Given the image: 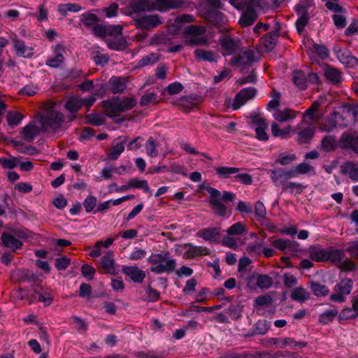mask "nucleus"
Returning <instances> with one entry per match:
<instances>
[{"instance_id":"412c9836","label":"nucleus","mask_w":358,"mask_h":358,"mask_svg":"<svg viewBox=\"0 0 358 358\" xmlns=\"http://www.w3.org/2000/svg\"><path fill=\"white\" fill-rule=\"evenodd\" d=\"M220 44L222 46L224 55H231L235 53L238 48V41L225 36L220 39Z\"/></svg>"},{"instance_id":"7ed1b4c3","label":"nucleus","mask_w":358,"mask_h":358,"mask_svg":"<svg viewBox=\"0 0 358 358\" xmlns=\"http://www.w3.org/2000/svg\"><path fill=\"white\" fill-rule=\"evenodd\" d=\"M136 105V99L131 97H127L123 99L117 97L103 101L106 113L109 117L117 116L120 113L133 108Z\"/></svg>"},{"instance_id":"393cba45","label":"nucleus","mask_w":358,"mask_h":358,"mask_svg":"<svg viewBox=\"0 0 358 358\" xmlns=\"http://www.w3.org/2000/svg\"><path fill=\"white\" fill-rule=\"evenodd\" d=\"M341 172L348 175L353 181H358V164L347 161L341 166Z\"/></svg>"},{"instance_id":"2f4dec72","label":"nucleus","mask_w":358,"mask_h":358,"mask_svg":"<svg viewBox=\"0 0 358 358\" xmlns=\"http://www.w3.org/2000/svg\"><path fill=\"white\" fill-rule=\"evenodd\" d=\"M194 56L198 61H205L209 62H216L220 57L217 54L210 50L203 49H196Z\"/></svg>"},{"instance_id":"6ab92c4d","label":"nucleus","mask_w":358,"mask_h":358,"mask_svg":"<svg viewBox=\"0 0 358 358\" xmlns=\"http://www.w3.org/2000/svg\"><path fill=\"white\" fill-rule=\"evenodd\" d=\"M183 3L184 0H155L153 1V8L155 10L165 12L178 8Z\"/></svg>"},{"instance_id":"f257e3e1","label":"nucleus","mask_w":358,"mask_h":358,"mask_svg":"<svg viewBox=\"0 0 358 358\" xmlns=\"http://www.w3.org/2000/svg\"><path fill=\"white\" fill-rule=\"evenodd\" d=\"M206 191L209 193V204L217 216L225 217L227 214V206L222 203L232 202L235 199L236 195L234 193L227 191H224L221 193L217 189L208 187Z\"/></svg>"},{"instance_id":"9b49d317","label":"nucleus","mask_w":358,"mask_h":358,"mask_svg":"<svg viewBox=\"0 0 358 358\" xmlns=\"http://www.w3.org/2000/svg\"><path fill=\"white\" fill-rule=\"evenodd\" d=\"M256 54L257 52L255 50L246 48L242 50L238 55L231 57L229 64L238 66L250 65L258 60L256 58Z\"/></svg>"},{"instance_id":"4c0bfd02","label":"nucleus","mask_w":358,"mask_h":358,"mask_svg":"<svg viewBox=\"0 0 358 358\" xmlns=\"http://www.w3.org/2000/svg\"><path fill=\"white\" fill-rule=\"evenodd\" d=\"M83 106V99L78 96H73L67 100L64 108L71 114H76Z\"/></svg>"},{"instance_id":"4468645a","label":"nucleus","mask_w":358,"mask_h":358,"mask_svg":"<svg viewBox=\"0 0 358 358\" xmlns=\"http://www.w3.org/2000/svg\"><path fill=\"white\" fill-rule=\"evenodd\" d=\"M270 177L275 186H281L282 188L286 184L287 180L294 178V173L291 171H285L282 168H277L269 171Z\"/></svg>"},{"instance_id":"37998d69","label":"nucleus","mask_w":358,"mask_h":358,"mask_svg":"<svg viewBox=\"0 0 358 358\" xmlns=\"http://www.w3.org/2000/svg\"><path fill=\"white\" fill-rule=\"evenodd\" d=\"M324 76L329 82L338 84L341 82V73L335 68L327 66L324 71Z\"/></svg>"},{"instance_id":"49530a36","label":"nucleus","mask_w":358,"mask_h":358,"mask_svg":"<svg viewBox=\"0 0 358 358\" xmlns=\"http://www.w3.org/2000/svg\"><path fill=\"white\" fill-rule=\"evenodd\" d=\"M80 21L87 27H94L95 25L99 24L98 22L99 21V19L95 14L85 13L80 15Z\"/></svg>"},{"instance_id":"dca6fc26","label":"nucleus","mask_w":358,"mask_h":358,"mask_svg":"<svg viewBox=\"0 0 358 358\" xmlns=\"http://www.w3.org/2000/svg\"><path fill=\"white\" fill-rule=\"evenodd\" d=\"M271 244L277 250L286 253L287 250L292 252H296L300 250L299 243L295 241L289 239L279 238L271 241Z\"/></svg>"},{"instance_id":"f03ea898","label":"nucleus","mask_w":358,"mask_h":358,"mask_svg":"<svg viewBox=\"0 0 358 358\" xmlns=\"http://www.w3.org/2000/svg\"><path fill=\"white\" fill-rule=\"evenodd\" d=\"M149 262L155 264L150 267V271L156 274L170 273L175 271L176 267V260L170 257L169 252L152 254Z\"/></svg>"},{"instance_id":"f8f14e48","label":"nucleus","mask_w":358,"mask_h":358,"mask_svg":"<svg viewBox=\"0 0 358 358\" xmlns=\"http://www.w3.org/2000/svg\"><path fill=\"white\" fill-rule=\"evenodd\" d=\"M122 27L121 25H109V24H96L92 30L98 36L112 38L117 35L122 34Z\"/></svg>"},{"instance_id":"603ef678","label":"nucleus","mask_w":358,"mask_h":358,"mask_svg":"<svg viewBox=\"0 0 358 358\" xmlns=\"http://www.w3.org/2000/svg\"><path fill=\"white\" fill-rule=\"evenodd\" d=\"M185 42L189 46L203 45L208 43V38L201 36H186Z\"/></svg>"},{"instance_id":"473e14b6","label":"nucleus","mask_w":358,"mask_h":358,"mask_svg":"<svg viewBox=\"0 0 358 358\" xmlns=\"http://www.w3.org/2000/svg\"><path fill=\"white\" fill-rule=\"evenodd\" d=\"M113 257V252L108 251L101 258L100 261L101 267L110 274H113L115 273V260Z\"/></svg>"},{"instance_id":"7c9ffc66","label":"nucleus","mask_w":358,"mask_h":358,"mask_svg":"<svg viewBox=\"0 0 358 358\" xmlns=\"http://www.w3.org/2000/svg\"><path fill=\"white\" fill-rule=\"evenodd\" d=\"M297 112L290 108L284 110L276 109L273 114V118L279 122H284L290 120H293L296 117Z\"/></svg>"},{"instance_id":"0eeeda50","label":"nucleus","mask_w":358,"mask_h":358,"mask_svg":"<svg viewBox=\"0 0 358 358\" xmlns=\"http://www.w3.org/2000/svg\"><path fill=\"white\" fill-rule=\"evenodd\" d=\"M251 120L250 126L255 128L256 137L258 140L266 141L268 140V135L266 133L268 124L266 120L259 114L251 113L250 115Z\"/></svg>"},{"instance_id":"4d7b16f0","label":"nucleus","mask_w":358,"mask_h":358,"mask_svg":"<svg viewBox=\"0 0 358 358\" xmlns=\"http://www.w3.org/2000/svg\"><path fill=\"white\" fill-rule=\"evenodd\" d=\"M206 32V28L200 25H190L185 30L186 36H201Z\"/></svg>"},{"instance_id":"20e7f679","label":"nucleus","mask_w":358,"mask_h":358,"mask_svg":"<svg viewBox=\"0 0 358 358\" xmlns=\"http://www.w3.org/2000/svg\"><path fill=\"white\" fill-rule=\"evenodd\" d=\"M294 131L297 134L299 143H308L315 134V127L312 122H308L306 119H303L294 128Z\"/></svg>"},{"instance_id":"338daca9","label":"nucleus","mask_w":358,"mask_h":358,"mask_svg":"<svg viewBox=\"0 0 358 358\" xmlns=\"http://www.w3.org/2000/svg\"><path fill=\"white\" fill-rule=\"evenodd\" d=\"M270 328V322L266 320H258L255 324V333L256 334L264 335Z\"/></svg>"},{"instance_id":"1a4fd4ad","label":"nucleus","mask_w":358,"mask_h":358,"mask_svg":"<svg viewBox=\"0 0 358 358\" xmlns=\"http://www.w3.org/2000/svg\"><path fill=\"white\" fill-rule=\"evenodd\" d=\"M63 122L64 115L57 110L50 111L42 118V127L45 130L52 129L55 131L62 127Z\"/></svg>"},{"instance_id":"79ce46f5","label":"nucleus","mask_w":358,"mask_h":358,"mask_svg":"<svg viewBox=\"0 0 358 358\" xmlns=\"http://www.w3.org/2000/svg\"><path fill=\"white\" fill-rule=\"evenodd\" d=\"M315 6L313 0H299L294 6L297 15H309L308 9Z\"/></svg>"},{"instance_id":"864d4df0","label":"nucleus","mask_w":358,"mask_h":358,"mask_svg":"<svg viewBox=\"0 0 358 358\" xmlns=\"http://www.w3.org/2000/svg\"><path fill=\"white\" fill-rule=\"evenodd\" d=\"M158 103V96L155 92H149L143 94L140 100L141 106H149L150 104H155Z\"/></svg>"},{"instance_id":"4be33fe9","label":"nucleus","mask_w":358,"mask_h":358,"mask_svg":"<svg viewBox=\"0 0 358 358\" xmlns=\"http://www.w3.org/2000/svg\"><path fill=\"white\" fill-rule=\"evenodd\" d=\"M185 248H187L185 254L188 258H195L198 256H205L210 254V249L203 246H196L192 243H187Z\"/></svg>"},{"instance_id":"c03bdc74","label":"nucleus","mask_w":358,"mask_h":358,"mask_svg":"<svg viewBox=\"0 0 358 358\" xmlns=\"http://www.w3.org/2000/svg\"><path fill=\"white\" fill-rule=\"evenodd\" d=\"M336 55L338 59L343 64L352 65L358 64V59L355 57L350 55L348 51L338 50L336 52Z\"/></svg>"},{"instance_id":"69168bd1","label":"nucleus","mask_w":358,"mask_h":358,"mask_svg":"<svg viewBox=\"0 0 358 358\" xmlns=\"http://www.w3.org/2000/svg\"><path fill=\"white\" fill-rule=\"evenodd\" d=\"M254 213L257 220H263L266 218V210L262 201H258L255 203Z\"/></svg>"},{"instance_id":"13d9d810","label":"nucleus","mask_w":358,"mask_h":358,"mask_svg":"<svg viewBox=\"0 0 358 358\" xmlns=\"http://www.w3.org/2000/svg\"><path fill=\"white\" fill-rule=\"evenodd\" d=\"M306 343L303 341H295L292 338H285L282 341L281 348L290 347L292 349H299L306 347Z\"/></svg>"},{"instance_id":"5701e85b","label":"nucleus","mask_w":358,"mask_h":358,"mask_svg":"<svg viewBox=\"0 0 358 358\" xmlns=\"http://www.w3.org/2000/svg\"><path fill=\"white\" fill-rule=\"evenodd\" d=\"M106 43L108 48L117 51L124 50L128 46L126 39L121 35L112 38H106Z\"/></svg>"},{"instance_id":"09e8293b","label":"nucleus","mask_w":358,"mask_h":358,"mask_svg":"<svg viewBox=\"0 0 358 358\" xmlns=\"http://www.w3.org/2000/svg\"><path fill=\"white\" fill-rule=\"evenodd\" d=\"M337 315L338 311L336 309L327 310L320 315L319 322L322 324H327L332 322Z\"/></svg>"},{"instance_id":"f704fd0d","label":"nucleus","mask_w":358,"mask_h":358,"mask_svg":"<svg viewBox=\"0 0 358 358\" xmlns=\"http://www.w3.org/2000/svg\"><path fill=\"white\" fill-rule=\"evenodd\" d=\"M39 133V128L36 125L29 124L23 128L22 135L24 141L31 142Z\"/></svg>"},{"instance_id":"9d476101","label":"nucleus","mask_w":358,"mask_h":358,"mask_svg":"<svg viewBox=\"0 0 358 358\" xmlns=\"http://www.w3.org/2000/svg\"><path fill=\"white\" fill-rule=\"evenodd\" d=\"M261 8L260 0H253L250 6L245 9L241 16L239 24L242 27H248L252 24L257 19V9Z\"/></svg>"},{"instance_id":"6e6d98bb","label":"nucleus","mask_w":358,"mask_h":358,"mask_svg":"<svg viewBox=\"0 0 358 358\" xmlns=\"http://www.w3.org/2000/svg\"><path fill=\"white\" fill-rule=\"evenodd\" d=\"M256 282L260 289H268L273 284V280L268 275H257Z\"/></svg>"},{"instance_id":"c9c22d12","label":"nucleus","mask_w":358,"mask_h":358,"mask_svg":"<svg viewBox=\"0 0 358 358\" xmlns=\"http://www.w3.org/2000/svg\"><path fill=\"white\" fill-rule=\"evenodd\" d=\"M216 173L221 179L232 178L233 176L240 171V169L229 166H218L215 169Z\"/></svg>"},{"instance_id":"2eb2a0df","label":"nucleus","mask_w":358,"mask_h":358,"mask_svg":"<svg viewBox=\"0 0 358 358\" xmlns=\"http://www.w3.org/2000/svg\"><path fill=\"white\" fill-rule=\"evenodd\" d=\"M257 93V90L255 87H246L239 91L235 98L232 104V108L234 110L238 109L241 106L244 105L248 101L253 99Z\"/></svg>"},{"instance_id":"b1692460","label":"nucleus","mask_w":358,"mask_h":358,"mask_svg":"<svg viewBox=\"0 0 358 358\" xmlns=\"http://www.w3.org/2000/svg\"><path fill=\"white\" fill-rule=\"evenodd\" d=\"M1 241L4 247L8 248L15 252L22 246V243L13 235L3 232L1 235Z\"/></svg>"},{"instance_id":"de8ad7c7","label":"nucleus","mask_w":358,"mask_h":358,"mask_svg":"<svg viewBox=\"0 0 358 358\" xmlns=\"http://www.w3.org/2000/svg\"><path fill=\"white\" fill-rule=\"evenodd\" d=\"M247 232V228L245 224L241 222H236L235 224H232L231 227H229L227 230V233L228 235H238L241 236Z\"/></svg>"},{"instance_id":"680f3d73","label":"nucleus","mask_w":358,"mask_h":358,"mask_svg":"<svg viewBox=\"0 0 358 358\" xmlns=\"http://www.w3.org/2000/svg\"><path fill=\"white\" fill-rule=\"evenodd\" d=\"M273 303V298L268 294H265L257 296L254 300V307H261L264 306L271 305Z\"/></svg>"},{"instance_id":"5fc2aeb1","label":"nucleus","mask_w":358,"mask_h":358,"mask_svg":"<svg viewBox=\"0 0 358 358\" xmlns=\"http://www.w3.org/2000/svg\"><path fill=\"white\" fill-rule=\"evenodd\" d=\"M322 147L326 152L333 151L336 148V143L334 136H326L322 140Z\"/></svg>"},{"instance_id":"a19ab883","label":"nucleus","mask_w":358,"mask_h":358,"mask_svg":"<svg viewBox=\"0 0 358 358\" xmlns=\"http://www.w3.org/2000/svg\"><path fill=\"white\" fill-rule=\"evenodd\" d=\"M292 80L300 90L307 88V76L302 71H295L293 73Z\"/></svg>"},{"instance_id":"3c124183","label":"nucleus","mask_w":358,"mask_h":358,"mask_svg":"<svg viewBox=\"0 0 358 358\" xmlns=\"http://www.w3.org/2000/svg\"><path fill=\"white\" fill-rule=\"evenodd\" d=\"M226 312L233 320H238L242 317L243 306L240 303L231 304Z\"/></svg>"},{"instance_id":"774afa93","label":"nucleus","mask_w":358,"mask_h":358,"mask_svg":"<svg viewBox=\"0 0 358 358\" xmlns=\"http://www.w3.org/2000/svg\"><path fill=\"white\" fill-rule=\"evenodd\" d=\"M156 146L157 145L153 137H149L145 147L147 155L150 157H156L158 155V150L156 148Z\"/></svg>"},{"instance_id":"f3484780","label":"nucleus","mask_w":358,"mask_h":358,"mask_svg":"<svg viewBox=\"0 0 358 358\" xmlns=\"http://www.w3.org/2000/svg\"><path fill=\"white\" fill-rule=\"evenodd\" d=\"M343 120V115L338 112L331 113L320 125L322 131H331L337 126L346 127V123H341V121Z\"/></svg>"},{"instance_id":"cd10ccee","label":"nucleus","mask_w":358,"mask_h":358,"mask_svg":"<svg viewBox=\"0 0 358 358\" xmlns=\"http://www.w3.org/2000/svg\"><path fill=\"white\" fill-rule=\"evenodd\" d=\"M309 257L315 262H327V248L311 246L309 248Z\"/></svg>"},{"instance_id":"a211bd4d","label":"nucleus","mask_w":358,"mask_h":358,"mask_svg":"<svg viewBox=\"0 0 358 358\" xmlns=\"http://www.w3.org/2000/svg\"><path fill=\"white\" fill-rule=\"evenodd\" d=\"M196 236L210 243H219L221 239L220 228L207 227L200 229L197 231Z\"/></svg>"},{"instance_id":"052dcab7","label":"nucleus","mask_w":358,"mask_h":358,"mask_svg":"<svg viewBox=\"0 0 358 358\" xmlns=\"http://www.w3.org/2000/svg\"><path fill=\"white\" fill-rule=\"evenodd\" d=\"M88 124L94 126H101L104 124L105 117L100 114L91 113L86 115Z\"/></svg>"},{"instance_id":"8fccbe9b","label":"nucleus","mask_w":358,"mask_h":358,"mask_svg":"<svg viewBox=\"0 0 358 358\" xmlns=\"http://www.w3.org/2000/svg\"><path fill=\"white\" fill-rule=\"evenodd\" d=\"M222 17L223 14L215 9L209 10L206 14V18L215 26L222 20Z\"/></svg>"},{"instance_id":"ea45409f","label":"nucleus","mask_w":358,"mask_h":358,"mask_svg":"<svg viewBox=\"0 0 358 358\" xmlns=\"http://www.w3.org/2000/svg\"><path fill=\"white\" fill-rule=\"evenodd\" d=\"M292 130V126L289 125L283 129H280L276 122H273L271 124V133L275 137H280L282 138H288Z\"/></svg>"},{"instance_id":"39448f33","label":"nucleus","mask_w":358,"mask_h":358,"mask_svg":"<svg viewBox=\"0 0 358 358\" xmlns=\"http://www.w3.org/2000/svg\"><path fill=\"white\" fill-rule=\"evenodd\" d=\"M353 288V281L350 278H343L334 287V293L330 296V299L334 302L342 303L345 296L350 294Z\"/></svg>"},{"instance_id":"aec40b11","label":"nucleus","mask_w":358,"mask_h":358,"mask_svg":"<svg viewBox=\"0 0 358 358\" xmlns=\"http://www.w3.org/2000/svg\"><path fill=\"white\" fill-rule=\"evenodd\" d=\"M122 271L124 274L134 282L141 283L145 278V272L139 269L136 266H124Z\"/></svg>"},{"instance_id":"6e6552de","label":"nucleus","mask_w":358,"mask_h":358,"mask_svg":"<svg viewBox=\"0 0 358 358\" xmlns=\"http://www.w3.org/2000/svg\"><path fill=\"white\" fill-rule=\"evenodd\" d=\"M338 146L344 150L358 155V132H344L338 141Z\"/></svg>"},{"instance_id":"423d86ee","label":"nucleus","mask_w":358,"mask_h":358,"mask_svg":"<svg viewBox=\"0 0 358 358\" xmlns=\"http://www.w3.org/2000/svg\"><path fill=\"white\" fill-rule=\"evenodd\" d=\"M155 10L153 8V1L150 0H132L127 8V13L135 21L136 18L140 17L141 13L151 11Z\"/></svg>"},{"instance_id":"c85d7f7f","label":"nucleus","mask_w":358,"mask_h":358,"mask_svg":"<svg viewBox=\"0 0 358 358\" xmlns=\"http://www.w3.org/2000/svg\"><path fill=\"white\" fill-rule=\"evenodd\" d=\"M12 41L17 55L23 57H31L33 55L32 49L27 46L23 41L18 39L16 36L13 37Z\"/></svg>"},{"instance_id":"bf43d9fd","label":"nucleus","mask_w":358,"mask_h":358,"mask_svg":"<svg viewBox=\"0 0 358 358\" xmlns=\"http://www.w3.org/2000/svg\"><path fill=\"white\" fill-rule=\"evenodd\" d=\"M6 119L8 125L15 127L20 123L23 119V115L19 112L10 111L6 115Z\"/></svg>"},{"instance_id":"e433bc0d","label":"nucleus","mask_w":358,"mask_h":358,"mask_svg":"<svg viewBox=\"0 0 358 358\" xmlns=\"http://www.w3.org/2000/svg\"><path fill=\"white\" fill-rule=\"evenodd\" d=\"M345 252L341 249H336L333 247L327 248V261L336 264L341 262L345 258Z\"/></svg>"},{"instance_id":"72a5a7b5","label":"nucleus","mask_w":358,"mask_h":358,"mask_svg":"<svg viewBox=\"0 0 358 358\" xmlns=\"http://www.w3.org/2000/svg\"><path fill=\"white\" fill-rule=\"evenodd\" d=\"M110 90L113 94L122 93L127 87L125 78L112 77L109 80Z\"/></svg>"},{"instance_id":"e2e57ef3","label":"nucleus","mask_w":358,"mask_h":358,"mask_svg":"<svg viewBox=\"0 0 358 358\" xmlns=\"http://www.w3.org/2000/svg\"><path fill=\"white\" fill-rule=\"evenodd\" d=\"M299 18L295 22L296 29L299 34H301L305 27L309 22L310 15H298Z\"/></svg>"},{"instance_id":"bb28decb","label":"nucleus","mask_w":358,"mask_h":358,"mask_svg":"<svg viewBox=\"0 0 358 358\" xmlns=\"http://www.w3.org/2000/svg\"><path fill=\"white\" fill-rule=\"evenodd\" d=\"M279 30L280 24L277 22L275 29L265 34L264 37L262 38L263 45L268 50H272L275 48L276 41L279 36Z\"/></svg>"},{"instance_id":"58836bf2","label":"nucleus","mask_w":358,"mask_h":358,"mask_svg":"<svg viewBox=\"0 0 358 358\" xmlns=\"http://www.w3.org/2000/svg\"><path fill=\"white\" fill-rule=\"evenodd\" d=\"M310 296V293L302 287H298L294 289L290 294L292 299L301 303L308 300Z\"/></svg>"},{"instance_id":"ddd939ff","label":"nucleus","mask_w":358,"mask_h":358,"mask_svg":"<svg viewBox=\"0 0 358 358\" xmlns=\"http://www.w3.org/2000/svg\"><path fill=\"white\" fill-rule=\"evenodd\" d=\"M163 23L161 17L158 15H143L135 20L137 28L142 29H152Z\"/></svg>"},{"instance_id":"a878e982","label":"nucleus","mask_w":358,"mask_h":358,"mask_svg":"<svg viewBox=\"0 0 358 358\" xmlns=\"http://www.w3.org/2000/svg\"><path fill=\"white\" fill-rule=\"evenodd\" d=\"M122 137H119L116 141L113 143L111 150L108 153V158L112 160L117 159L120 155L124 150V144L127 141V137L124 136L123 139L119 142L118 141L122 139Z\"/></svg>"},{"instance_id":"a18cd8bd","label":"nucleus","mask_w":358,"mask_h":358,"mask_svg":"<svg viewBox=\"0 0 358 358\" xmlns=\"http://www.w3.org/2000/svg\"><path fill=\"white\" fill-rule=\"evenodd\" d=\"M310 287L313 294L316 296H324L329 292V289L326 285L319 282H310Z\"/></svg>"},{"instance_id":"0e129e2a","label":"nucleus","mask_w":358,"mask_h":358,"mask_svg":"<svg viewBox=\"0 0 358 358\" xmlns=\"http://www.w3.org/2000/svg\"><path fill=\"white\" fill-rule=\"evenodd\" d=\"M129 185L131 187L142 189L145 193H149L150 191L148 183L145 180H140L137 178H132L129 180Z\"/></svg>"},{"instance_id":"c756f323","label":"nucleus","mask_w":358,"mask_h":358,"mask_svg":"<svg viewBox=\"0 0 358 358\" xmlns=\"http://www.w3.org/2000/svg\"><path fill=\"white\" fill-rule=\"evenodd\" d=\"M64 52V48L60 45H56L55 48V56L47 60L46 64L52 68H57L63 63L64 57L63 53Z\"/></svg>"}]
</instances>
